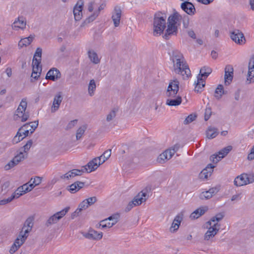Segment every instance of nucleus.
<instances>
[{
  "mask_svg": "<svg viewBox=\"0 0 254 254\" xmlns=\"http://www.w3.org/2000/svg\"><path fill=\"white\" fill-rule=\"evenodd\" d=\"M171 58L174 64L175 72L181 74L184 78H188L190 75V70L183 54L178 51H174L172 53Z\"/></svg>",
  "mask_w": 254,
  "mask_h": 254,
  "instance_id": "1",
  "label": "nucleus"
},
{
  "mask_svg": "<svg viewBox=\"0 0 254 254\" xmlns=\"http://www.w3.org/2000/svg\"><path fill=\"white\" fill-rule=\"evenodd\" d=\"M182 15L177 11H174L171 14L167 20V29L163 38L167 40L172 36H177L178 27L181 23Z\"/></svg>",
  "mask_w": 254,
  "mask_h": 254,
  "instance_id": "2",
  "label": "nucleus"
},
{
  "mask_svg": "<svg viewBox=\"0 0 254 254\" xmlns=\"http://www.w3.org/2000/svg\"><path fill=\"white\" fill-rule=\"evenodd\" d=\"M179 90V82L177 80H172L169 82L166 93L168 99L166 105L170 106H176L182 103V97L178 94Z\"/></svg>",
  "mask_w": 254,
  "mask_h": 254,
  "instance_id": "3",
  "label": "nucleus"
},
{
  "mask_svg": "<svg viewBox=\"0 0 254 254\" xmlns=\"http://www.w3.org/2000/svg\"><path fill=\"white\" fill-rule=\"evenodd\" d=\"M212 69L208 66H203L200 69L199 74L197 76V79L196 82H195V84L194 91L195 92H201L203 87L205 86V79H203L208 77V76L212 72Z\"/></svg>",
  "mask_w": 254,
  "mask_h": 254,
  "instance_id": "4",
  "label": "nucleus"
},
{
  "mask_svg": "<svg viewBox=\"0 0 254 254\" xmlns=\"http://www.w3.org/2000/svg\"><path fill=\"white\" fill-rule=\"evenodd\" d=\"M166 25V17L161 15V13L155 14L153 20V35L158 36L163 34L167 27Z\"/></svg>",
  "mask_w": 254,
  "mask_h": 254,
  "instance_id": "5",
  "label": "nucleus"
},
{
  "mask_svg": "<svg viewBox=\"0 0 254 254\" xmlns=\"http://www.w3.org/2000/svg\"><path fill=\"white\" fill-rule=\"evenodd\" d=\"M27 103L26 98L23 99L16 110L14 119L16 121L20 120L22 122L26 121L29 117V113L26 111Z\"/></svg>",
  "mask_w": 254,
  "mask_h": 254,
  "instance_id": "6",
  "label": "nucleus"
},
{
  "mask_svg": "<svg viewBox=\"0 0 254 254\" xmlns=\"http://www.w3.org/2000/svg\"><path fill=\"white\" fill-rule=\"evenodd\" d=\"M148 196L145 192H139L133 199L130 201L125 208L126 212L129 211L133 207L140 205L142 202L146 201Z\"/></svg>",
  "mask_w": 254,
  "mask_h": 254,
  "instance_id": "7",
  "label": "nucleus"
},
{
  "mask_svg": "<svg viewBox=\"0 0 254 254\" xmlns=\"http://www.w3.org/2000/svg\"><path fill=\"white\" fill-rule=\"evenodd\" d=\"M69 207H66L60 211L57 212L49 218L46 223V226L48 227L50 225L57 223L68 212Z\"/></svg>",
  "mask_w": 254,
  "mask_h": 254,
  "instance_id": "8",
  "label": "nucleus"
},
{
  "mask_svg": "<svg viewBox=\"0 0 254 254\" xmlns=\"http://www.w3.org/2000/svg\"><path fill=\"white\" fill-rule=\"evenodd\" d=\"M41 62V59H33V69L31 75V82H33V78H34L35 80H37L40 76L42 71V66L40 65Z\"/></svg>",
  "mask_w": 254,
  "mask_h": 254,
  "instance_id": "9",
  "label": "nucleus"
},
{
  "mask_svg": "<svg viewBox=\"0 0 254 254\" xmlns=\"http://www.w3.org/2000/svg\"><path fill=\"white\" fill-rule=\"evenodd\" d=\"M231 146H228L218 152V154H214L210 156V160L213 163H217L222 158H224L232 150Z\"/></svg>",
  "mask_w": 254,
  "mask_h": 254,
  "instance_id": "10",
  "label": "nucleus"
},
{
  "mask_svg": "<svg viewBox=\"0 0 254 254\" xmlns=\"http://www.w3.org/2000/svg\"><path fill=\"white\" fill-rule=\"evenodd\" d=\"M254 83V55H253L249 61V70L246 80L247 85Z\"/></svg>",
  "mask_w": 254,
  "mask_h": 254,
  "instance_id": "11",
  "label": "nucleus"
},
{
  "mask_svg": "<svg viewBox=\"0 0 254 254\" xmlns=\"http://www.w3.org/2000/svg\"><path fill=\"white\" fill-rule=\"evenodd\" d=\"M87 171V168L82 166L80 169H72L68 171L67 173L61 176V178L63 179H66L68 180L75 176H81Z\"/></svg>",
  "mask_w": 254,
  "mask_h": 254,
  "instance_id": "12",
  "label": "nucleus"
},
{
  "mask_svg": "<svg viewBox=\"0 0 254 254\" xmlns=\"http://www.w3.org/2000/svg\"><path fill=\"white\" fill-rule=\"evenodd\" d=\"M101 164H102L100 160V158L95 157L83 167L87 168V171L86 173H89L96 170Z\"/></svg>",
  "mask_w": 254,
  "mask_h": 254,
  "instance_id": "13",
  "label": "nucleus"
},
{
  "mask_svg": "<svg viewBox=\"0 0 254 254\" xmlns=\"http://www.w3.org/2000/svg\"><path fill=\"white\" fill-rule=\"evenodd\" d=\"M208 230L204 235V240H209L212 238L218 232L219 225H216L215 224L208 225Z\"/></svg>",
  "mask_w": 254,
  "mask_h": 254,
  "instance_id": "14",
  "label": "nucleus"
},
{
  "mask_svg": "<svg viewBox=\"0 0 254 254\" xmlns=\"http://www.w3.org/2000/svg\"><path fill=\"white\" fill-rule=\"evenodd\" d=\"M84 5V1L83 0H79L77 2L76 5L73 8V14L74 19L76 21L80 20L82 16V10Z\"/></svg>",
  "mask_w": 254,
  "mask_h": 254,
  "instance_id": "15",
  "label": "nucleus"
},
{
  "mask_svg": "<svg viewBox=\"0 0 254 254\" xmlns=\"http://www.w3.org/2000/svg\"><path fill=\"white\" fill-rule=\"evenodd\" d=\"M233 67L231 65H227L225 68L224 83L229 85L232 81L233 78Z\"/></svg>",
  "mask_w": 254,
  "mask_h": 254,
  "instance_id": "16",
  "label": "nucleus"
},
{
  "mask_svg": "<svg viewBox=\"0 0 254 254\" xmlns=\"http://www.w3.org/2000/svg\"><path fill=\"white\" fill-rule=\"evenodd\" d=\"M61 77V73L59 69L56 68H52L47 72L46 78L52 81H56Z\"/></svg>",
  "mask_w": 254,
  "mask_h": 254,
  "instance_id": "17",
  "label": "nucleus"
},
{
  "mask_svg": "<svg viewBox=\"0 0 254 254\" xmlns=\"http://www.w3.org/2000/svg\"><path fill=\"white\" fill-rule=\"evenodd\" d=\"M183 216L184 214L182 212L176 216L170 227V231L171 232H175L179 229L181 223L183 221Z\"/></svg>",
  "mask_w": 254,
  "mask_h": 254,
  "instance_id": "18",
  "label": "nucleus"
},
{
  "mask_svg": "<svg viewBox=\"0 0 254 254\" xmlns=\"http://www.w3.org/2000/svg\"><path fill=\"white\" fill-rule=\"evenodd\" d=\"M84 236L88 239L100 240L102 238L103 233L102 232H98L93 229H90L84 235Z\"/></svg>",
  "mask_w": 254,
  "mask_h": 254,
  "instance_id": "19",
  "label": "nucleus"
},
{
  "mask_svg": "<svg viewBox=\"0 0 254 254\" xmlns=\"http://www.w3.org/2000/svg\"><path fill=\"white\" fill-rule=\"evenodd\" d=\"M214 167L215 166L211 164H208L205 168L203 169L199 174V178L203 180L207 179L208 177L211 175Z\"/></svg>",
  "mask_w": 254,
  "mask_h": 254,
  "instance_id": "20",
  "label": "nucleus"
},
{
  "mask_svg": "<svg viewBox=\"0 0 254 254\" xmlns=\"http://www.w3.org/2000/svg\"><path fill=\"white\" fill-rule=\"evenodd\" d=\"M121 14L122 10L121 8L118 6L115 7L112 16V19L116 27H118L120 25Z\"/></svg>",
  "mask_w": 254,
  "mask_h": 254,
  "instance_id": "21",
  "label": "nucleus"
},
{
  "mask_svg": "<svg viewBox=\"0 0 254 254\" xmlns=\"http://www.w3.org/2000/svg\"><path fill=\"white\" fill-rule=\"evenodd\" d=\"M182 9L188 14L193 15L195 12V8L194 5L188 1H185L181 4Z\"/></svg>",
  "mask_w": 254,
  "mask_h": 254,
  "instance_id": "22",
  "label": "nucleus"
},
{
  "mask_svg": "<svg viewBox=\"0 0 254 254\" xmlns=\"http://www.w3.org/2000/svg\"><path fill=\"white\" fill-rule=\"evenodd\" d=\"M24 238H25V237H23L22 236V238H20L18 236L10 248L9 252L11 254H14L24 244L26 241Z\"/></svg>",
  "mask_w": 254,
  "mask_h": 254,
  "instance_id": "23",
  "label": "nucleus"
},
{
  "mask_svg": "<svg viewBox=\"0 0 254 254\" xmlns=\"http://www.w3.org/2000/svg\"><path fill=\"white\" fill-rule=\"evenodd\" d=\"M63 97L61 92H59L56 94L54 98L53 105L51 108V112L54 113L57 111L60 107V106L63 100Z\"/></svg>",
  "mask_w": 254,
  "mask_h": 254,
  "instance_id": "24",
  "label": "nucleus"
},
{
  "mask_svg": "<svg viewBox=\"0 0 254 254\" xmlns=\"http://www.w3.org/2000/svg\"><path fill=\"white\" fill-rule=\"evenodd\" d=\"M84 183L80 181H76L67 187V190L71 193H74L83 188Z\"/></svg>",
  "mask_w": 254,
  "mask_h": 254,
  "instance_id": "25",
  "label": "nucleus"
},
{
  "mask_svg": "<svg viewBox=\"0 0 254 254\" xmlns=\"http://www.w3.org/2000/svg\"><path fill=\"white\" fill-rule=\"evenodd\" d=\"M174 154V151L169 152L167 149L158 156L157 161L161 164L164 163L167 160L170 159Z\"/></svg>",
  "mask_w": 254,
  "mask_h": 254,
  "instance_id": "26",
  "label": "nucleus"
},
{
  "mask_svg": "<svg viewBox=\"0 0 254 254\" xmlns=\"http://www.w3.org/2000/svg\"><path fill=\"white\" fill-rule=\"evenodd\" d=\"M26 22L22 17H19L13 22L12 27L14 30H17L19 29H23L25 28Z\"/></svg>",
  "mask_w": 254,
  "mask_h": 254,
  "instance_id": "27",
  "label": "nucleus"
},
{
  "mask_svg": "<svg viewBox=\"0 0 254 254\" xmlns=\"http://www.w3.org/2000/svg\"><path fill=\"white\" fill-rule=\"evenodd\" d=\"M38 126V121L26 123L20 127V130L27 129L30 133H32Z\"/></svg>",
  "mask_w": 254,
  "mask_h": 254,
  "instance_id": "28",
  "label": "nucleus"
},
{
  "mask_svg": "<svg viewBox=\"0 0 254 254\" xmlns=\"http://www.w3.org/2000/svg\"><path fill=\"white\" fill-rule=\"evenodd\" d=\"M34 38V35H30L27 38L21 39L18 43V47L20 48H21L23 46H27L29 45L32 42Z\"/></svg>",
  "mask_w": 254,
  "mask_h": 254,
  "instance_id": "29",
  "label": "nucleus"
},
{
  "mask_svg": "<svg viewBox=\"0 0 254 254\" xmlns=\"http://www.w3.org/2000/svg\"><path fill=\"white\" fill-rule=\"evenodd\" d=\"M218 134V131L216 128L211 127H208L206 131V137L208 139L215 138Z\"/></svg>",
  "mask_w": 254,
  "mask_h": 254,
  "instance_id": "30",
  "label": "nucleus"
},
{
  "mask_svg": "<svg viewBox=\"0 0 254 254\" xmlns=\"http://www.w3.org/2000/svg\"><path fill=\"white\" fill-rule=\"evenodd\" d=\"M88 56L92 63L98 64L100 63V59L99 58L97 54L94 51L89 50L88 52Z\"/></svg>",
  "mask_w": 254,
  "mask_h": 254,
  "instance_id": "31",
  "label": "nucleus"
},
{
  "mask_svg": "<svg viewBox=\"0 0 254 254\" xmlns=\"http://www.w3.org/2000/svg\"><path fill=\"white\" fill-rule=\"evenodd\" d=\"M239 186L246 185L248 184L252 183L253 182V180H251L248 174H243L239 176Z\"/></svg>",
  "mask_w": 254,
  "mask_h": 254,
  "instance_id": "32",
  "label": "nucleus"
},
{
  "mask_svg": "<svg viewBox=\"0 0 254 254\" xmlns=\"http://www.w3.org/2000/svg\"><path fill=\"white\" fill-rule=\"evenodd\" d=\"M106 6V4L104 3H102L99 7H98V9L97 10L95 11L93 14L89 16L84 22H86L87 21L88 22H90V21H93L99 15L100 11L101 10H103L105 7Z\"/></svg>",
  "mask_w": 254,
  "mask_h": 254,
  "instance_id": "33",
  "label": "nucleus"
},
{
  "mask_svg": "<svg viewBox=\"0 0 254 254\" xmlns=\"http://www.w3.org/2000/svg\"><path fill=\"white\" fill-rule=\"evenodd\" d=\"M223 217V215L221 213L216 214L214 217H212L210 221H208L206 223V227H208V225H211L212 224H215L216 225H219L218 224V222L221 220Z\"/></svg>",
  "mask_w": 254,
  "mask_h": 254,
  "instance_id": "34",
  "label": "nucleus"
},
{
  "mask_svg": "<svg viewBox=\"0 0 254 254\" xmlns=\"http://www.w3.org/2000/svg\"><path fill=\"white\" fill-rule=\"evenodd\" d=\"M206 210L201 208H199L193 211L190 215V218L195 219L199 218L202 215Z\"/></svg>",
  "mask_w": 254,
  "mask_h": 254,
  "instance_id": "35",
  "label": "nucleus"
},
{
  "mask_svg": "<svg viewBox=\"0 0 254 254\" xmlns=\"http://www.w3.org/2000/svg\"><path fill=\"white\" fill-rule=\"evenodd\" d=\"M31 230L32 229H29V228L23 225L21 231L19 232L18 235L19 238H21L22 236L23 237H25L24 239L26 240L28 236V233L31 232Z\"/></svg>",
  "mask_w": 254,
  "mask_h": 254,
  "instance_id": "36",
  "label": "nucleus"
},
{
  "mask_svg": "<svg viewBox=\"0 0 254 254\" xmlns=\"http://www.w3.org/2000/svg\"><path fill=\"white\" fill-rule=\"evenodd\" d=\"M27 156V153L24 154L23 152L20 151L13 158V159L14 160L15 162L18 164L19 163L26 158Z\"/></svg>",
  "mask_w": 254,
  "mask_h": 254,
  "instance_id": "37",
  "label": "nucleus"
},
{
  "mask_svg": "<svg viewBox=\"0 0 254 254\" xmlns=\"http://www.w3.org/2000/svg\"><path fill=\"white\" fill-rule=\"evenodd\" d=\"M111 155V149H108L105 151L102 155L97 158H100V160L102 164L104 163L107 159L109 158Z\"/></svg>",
  "mask_w": 254,
  "mask_h": 254,
  "instance_id": "38",
  "label": "nucleus"
},
{
  "mask_svg": "<svg viewBox=\"0 0 254 254\" xmlns=\"http://www.w3.org/2000/svg\"><path fill=\"white\" fill-rule=\"evenodd\" d=\"M224 88L222 85L219 84L215 89V97L219 99L221 98L223 94H224Z\"/></svg>",
  "mask_w": 254,
  "mask_h": 254,
  "instance_id": "39",
  "label": "nucleus"
},
{
  "mask_svg": "<svg viewBox=\"0 0 254 254\" xmlns=\"http://www.w3.org/2000/svg\"><path fill=\"white\" fill-rule=\"evenodd\" d=\"M96 87V85L95 80L94 79L91 80L89 82L88 88V93L90 95V96H92L93 95Z\"/></svg>",
  "mask_w": 254,
  "mask_h": 254,
  "instance_id": "40",
  "label": "nucleus"
},
{
  "mask_svg": "<svg viewBox=\"0 0 254 254\" xmlns=\"http://www.w3.org/2000/svg\"><path fill=\"white\" fill-rule=\"evenodd\" d=\"M86 129V127L85 126H82L78 128L76 133V140H79L82 137V135L85 132Z\"/></svg>",
  "mask_w": 254,
  "mask_h": 254,
  "instance_id": "41",
  "label": "nucleus"
},
{
  "mask_svg": "<svg viewBox=\"0 0 254 254\" xmlns=\"http://www.w3.org/2000/svg\"><path fill=\"white\" fill-rule=\"evenodd\" d=\"M181 22L183 23V26L184 28L187 29L189 27L190 25V18L186 15L184 14L182 15Z\"/></svg>",
  "mask_w": 254,
  "mask_h": 254,
  "instance_id": "42",
  "label": "nucleus"
},
{
  "mask_svg": "<svg viewBox=\"0 0 254 254\" xmlns=\"http://www.w3.org/2000/svg\"><path fill=\"white\" fill-rule=\"evenodd\" d=\"M33 144L32 140H28L25 145H24L22 148H20V151L24 152V154L27 153V151H28Z\"/></svg>",
  "mask_w": 254,
  "mask_h": 254,
  "instance_id": "43",
  "label": "nucleus"
},
{
  "mask_svg": "<svg viewBox=\"0 0 254 254\" xmlns=\"http://www.w3.org/2000/svg\"><path fill=\"white\" fill-rule=\"evenodd\" d=\"M120 214L119 213H116L108 218H106V219H107V221H111V223H114V225H115L118 222Z\"/></svg>",
  "mask_w": 254,
  "mask_h": 254,
  "instance_id": "44",
  "label": "nucleus"
},
{
  "mask_svg": "<svg viewBox=\"0 0 254 254\" xmlns=\"http://www.w3.org/2000/svg\"><path fill=\"white\" fill-rule=\"evenodd\" d=\"M18 165L16 162H15L14 160L12 158L9 162H8L4 166V169L5 170L7 171L10 170L11 168H13L15 166Z\"/></svg>",
  "mask_w": 254,
  "mask_h": 254,
  "instance_id": "45",
  "label": "nucleus"
},
{
  "mask_svg": "<svg viewBox=\"0 0 254 254\" xmlns=\"http://www.w3.org/2000/svg\"><path fill=\"white\" fill-rule=\"evenodd\" d=\"M212 197V194H210L209 193V192L208 190L202 192L199 194V198L202 200L208 199L211 198Z\"/></svg>",
  "mask_w": 254,
  "mask_h": 254,
  "instance_id": "46",
  "label": "nucleus"
},
{
  "mask_svg": "<svg viewBox=\"0 0 254 254\" xmlns=\"http://www.w3.org/2000/svg\"><path fill=\"white\" fill-rule=\"evenodd\" d=\"M196 118V116L193 114L189 115L185 120L184 124L185 125H188L194 121Z\"/></svg>",
  "mask_w": 254,
  "mask_h": 254,
  "instance_id": "47",
  "label": "nucleus"
},
{
  "mask_svg": "<svg viewBox=\"0 0 254 254\" xmlns=\"http://www.w3.org/2000/svg\"><path fill=\"white\" fill-rule=\"evenodd\" d=\"M28 183H26L22 185V186L18 188V191H21L23 194L29 192L30 191V189L28 188Z\"/></svg>",
  "mask_w": 254,
  "mask_h": 254,
  "instance_id": "48",
  "label": "nucleus"
},
{
  "mask_svg": "<svg viewBox=\"0 0 254 254\" xmlns=\"http://www.w3.org/2000/svg\"><path fill=\"white\" fill-rule=\"evenodd\" d=\"M116 116V112L115 110H112L107 116L106 121L110 122L112 121Z\"/></svg>",
  "mask_w": 254,
  "mask_h": 254,
  "instance_id": "49",
  "label": "nucleus"
},
{
  "mask_svg": "<svg viewBox=\"0 0 254 254\" xmlns=\"http://www.w3.org/2000/svg\"><path fill=\"white\" fill-rule=\"evenodd\" d=\"M42 53V49L41 48H37L34 54V56L33 59H41Z\"/></svg>",
  "mask_w": 254,
  "mask_h": 254,
  "instance_id": "50",
  "label": "nucleus"
},
{
  "mask_svg": "<svg viewBox=\"0 0 254 254\" xmlns=\"http://www.w3.org/2000/svg\"><path fill=\"white\" fill-rule=\"evenodd\" d=\"M24 225L29 229H32L33 226V219L31 217L28 218L24 222Z\"/></svg>",
  "mask_w": 254,
  "mask_h": 254,
  "instance_id": "51",
  "label": "nucleus"
},
{
  "mask_svg": "<svg viewBox=\"0 0 254 254\" xmlns=\"http://www.w3.org/2000/svg\"><path fill=\"white\" fill-rule=\"evenodd\" d=\"M85 200L86 201L87 204H88V206H90L95 203L97 201V199L96 197L93 196L85 199Z\"/></svg>",
  "mask_w": 254,
  "mask_h": 254,
  "instance_id": "52",
  "label": "nucleus"
},
{
  "mask_svg": "<svg viewBox=\"0 0 254 254\" xmlns=\"http://www.w3.org/2000/svg\"><path fill=\"white\" fill-rule=\"evenodd\" d=\"M211 109L210 107H206L204 114V120L207 121L211 115Z\"/></svg>",
  "mask_w": 254,
  "mask_h": 254,
  "instance_id": "53",
  "label": "nucleus"
},
{
  "mask_svg": "<svg viewBox=\"0 0 254 254\" xmlns=\"http://www.w3.org/2000/svg\"><path fill=\"white\" fill-rule=\"evenodd\" d=\"M29 133V131H28V130H27V129L20 130V127L17 131V135H19V136H22V135H24V136L23 137L24 138L28 135Z\"/></svg>",
  "mask_w": 254,
  "mask_h": 254,
  "instance_id": "54",
  "label": "nucleus"
},
{
  "mask_svg": "<svg viewBox=\"0 0 254 254\" xmlns=\"http://www.w3.org/2000/svg\"><path fill=\"white\" fill-rule=\"evenodd\" d=\"M23 194V193L21 191H18V189L12 193V194L11 195V197L12 199H14L15 198H18L20 196L22 195Z\"/></svg>",
  "mask_w": 254,
  "mask_h": 254,
  "instance_id": "55",
  "label": "nucleus"
},
{
  "mask_svg": "<svg viewBox=\"0 0 254 254\" xmlns=\"http://www.w3.org/2000/svg\"><path fill=\"white\" fill-rule=\"evenodd\" d=\"M239 45H244L246 43V40L242 32H239Z\"/></svg>",
  "mask_w": 254,
  "mask_h": 254,
  "instance_id": "56",
  "label": "nucleus"
},
{
  "mask_svg": "<svg viewBox=\"0 0 254 254\" xmlns=\"http://www.w3.org/2000/svg\"><path fill=\"white\" fill-rule=\"evenodd\" d=\"M82 210V208H81L80 207H79L78 206V208L76 209V210L71 214V219H73L75 217L78 216L79 214L81 212V211Z\"/></svg>",
  "mask_w": 254,
  "mask_h": 254,
  "instance_id": "57",
  "label": "nucleus"
},
{
  "mask_svg": "<svg viewBox=\"0 0 254 254\" xmlns=\"http://www.w3.org/2000/svg\"><path fill=\"white\" fill-rule=\"evenodd\" d=\"M32 182L36 186H37L41 184L42 182V178L40 177H36L33 179Z\"/></svg>",
  "mask_w": 254,
  "mask_h": 254,
  "instance_id": "58",
  "label": "nucleus"
},
{
  "mask_svg": "<svg viewBox=\"0 0 254 254\" xmlns=\"http://www.w3.org/2000/svg\"><path fill=\"white\" fill-rule=\"evenodd\" d=\"M219 190V187H214L210 188L208 191L209 192V193L210 194H212V196H213L214 194H215L216 193H217Z\"/></svg>",
  "mask_w": 254,
  "mask_h": 254,
  "instance_id": "59",
  "label": "nucleus"
},
{
  "mask_svg": "<svg viewBox=\"0 0 254 254\" xmlns=\"http://www.w3.org/2000/svg\"><path fill=\"white\" fill-rule=\"evenodd\" d=\"M23 139V137H22L21 136H19V135H17V133H16V135L13 137L12 139L13 143H17L18 142H20L21 140H22Z\"/></svg>",
  "mask_w": 254,
  "mask_h": 254,
  "instance_id": "60",
  "label": "nucleus"
},
{
  "mask_svg": "<svg viewBox=\"0 0 254 254\" xmlns=\"http://www.w3.org/2000/svg\"><path fill=\"white\" fill-rule=\"evenodd\" d=\"M79 207L82 208V210H85L88 207V205L87 204L85 200L82 201L78 205Z\"/></svg>",
  "mask_w": 254,
  "mask_h": 254,
  "instance_id": "61",
  "label": "nucleus"
},
{
  "mask_svg": "<svg viewBox=\"0 0 254 254\" xmlns=\"http://www.w3.org/2000/svg\"><path fill=\"white\" fill-rule=\"evenodd\" d=\"M13 199H12L11 197H9L8 198L6 199H3L1 200H0V205H4L7 203H9L11 202Z\"/></svg>",
  "mask_w": 254,
  "mask_h": 254,
  "instance_id": "62",
  "label": "nucleus"
},
{
  "mask_svg": "<svg viewBox=\"0 0 254 254\" xmlns=\"http://www.w3.org/2000/svg\"><path fill=\"white\" fill-rule=\"evenodd\" d=\"M248 159L249 160L254 159V146L251 149L250 153L248 155Z\"/></svg>",
  "mask_w": 254,
  "mask_h": 254,
  "instance_id": "63",
  "label": "nucleus"
},
{
  "mask_svg": "<svg viewBox=\"0 0 254 254\" xmlns=\"http://www.w3.org/2000/svg\"><path fill=\"white\" fill-rule=\"evenodd\" d=\"M77 120H74L70 121L68 124L67 125V127L68 128H71L75 126V125L77 124Z\"/></svg>",
  "mask_w": 254,
  "mask_h": 254,
  "instance_id": "64",
  "label": "nucleus"
}]
</instances>
